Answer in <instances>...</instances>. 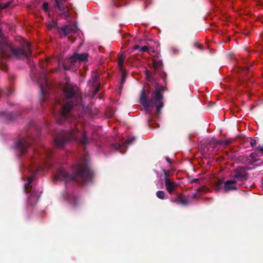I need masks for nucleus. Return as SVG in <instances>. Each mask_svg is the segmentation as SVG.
<instances>
[{
	"label": "nucleus",
	"mask_w": 263,
	"mask_h": 263,
	"mask_svg": "<svg viewBox=\"0 0 263 263\" xmlns=\"http://www.w3.org/2000/svg\"><path fill=\"white\" fill-rule=\"evenodd\" d=\"M153 67L155 70H161L163 64L161 60H153Z\"/></svg>",
	"instance_id": "f3484780"
},
{
	"label": "nucleus",
	"mask_w": 263,
	"mask_h": 263,
	"mask_svg": "<svg viewBox=\"0 0 263 263\" xmlns=\"http://www.w3.org/2000/svg\"><path fill=\"white\" fill-rule=\"evenodd\" d=\"M7 68V66L2 61H0V69L3 71H5Z\"/></svg>",
	"instance_id": "bb28decb"
},
{
	"label": "nucleus",
	"mask_w": 263,
	"mask_h": 263,
	"mask_svg": "<svg viewBox=\"0 0 263 263\" xmlns=\"http://www.w3.org/2000/svg\"><path fill=\"white\" fill-rule=\"evenodd\" d=\"M136 140V138L135 137H129L127 140L125 141V142H123V144H127L130 145L134 143Z\"/></svg>",
	"instance_id": "5701e85b"
},
{
	"label": "nucleus",
	"mask_w": 263,
	"mask_h": 263,
	"mask_svg": "<svg viewBox=\"0 0 263 263\" xmlns=\"http://www.w3.org/2000/svg\"><path fill=\"white\" fill-rule=\"evenodd\" d=\"M64 92L65 99L69 100L64 105H62L60 100L52 101L53 114H57L56 120L59 124H62L65 121L69 122L73 121V123L69 130L57 134L54 138L55 145L59 148H63L68 142L76 141L85 146L89 142L86 133L84 131H80L77 127L76 118L72 114L73 106L81 101L79 96V88L76 85L67 84L64 88Z\"/></svg>",
	"instance_id": "f257e3e1"
},
{
	"label": "nucleus",
	"mask_w": 263,
	"mask_h": 263,
	"mask_svg": "<svg viewBox=\"0 0 263 263\" xmlns=\"http://www.w3.org/2000/svg\"><path fill=\"white\" fill-rule=\"evenodd\" d=\"M165 188L169 194H172L175 190L177 185L174 181L166 179L165 182Z\"/></svg>",
	"instance_id": "9b49d317"
},
{
	"label": "nucleus",
	"mask_w": 263,
	"mask_h": 263,
	"mask_svg": "<svg viewBox=\"0 0 263 263\" xmlns=\"http://www.w3.org/2000/svg\"><path fill=\"white\" fill-rule=\"evenodd\" d=\"M149 72L148 71H147V72H146L147 77H148L149 76Z\"/></svg>",
	"instance_id": "49530a36"
},
{
	"label": "nucleus",
	"mask_w": 263,
	"mask_h": 263,
	"mask_svg": "<svg viewBox=\"0 0 263 263\" xmlns=\"http://www.w3.org/2000/svg\"><path fill=\"white\" fill-rule=\"evenodd\" d=\"M234 180H238L244 181L248 180L249 174L246 172V168L245 166H239L234 171Z\"/></svg>",
	"instance_id": "6e6552de"
},
{
	"label": "nucleus",
	"mask_w": 263,
	"mask_h": 263,
	"mask_svg": "<svg viewBox=\"0 0 263 263\" xmlns=\"http://www.w3.org/2000/svg\"><path fill=\"white\" fill-rule=\"evenodd\" d=\"M65 0H55L54 6L58 8L60 11H65V7L64 6Z\"/></svg>",
	"instance_id": "dca6fc26"
},
{
	"label": "nucleus",
	"mask_w": 263,
	"mask_h": 263,
	"mask_svg": "<svg viewBox=\"0 0 263 263\" xmlns=\"http://www.w3.org/2000/svg\"><path fill=\"white\" fill-rule=\"evenodd\" d=\"M237 181L236 180H228L224 183L223 189L225 191L228 192L231 190H236L237 187L236 184Z\"/></svg>",
	"instance_id": "9d476101"
},
{
	"label": "nucleus",
	"mask_w": 263,
	"mask_h": 263,
	"mask_svg": "<svg viewBox=\"0 0 263 263\" xmlns=\"http://www.w3.org/2000/svg\"><path fill=\"white\" fill-rule=\"evenodd\" d=\"M99 89H100L99 86H98L95 88V91H94V95H96L98 92V91H99Z\"/></svg>",
	"instance_id": "c9c22d12"
},
{
	"label": "nucleus",
	"mask_w": 263,
	"mask_h": 263,
	"mask_svg": "<svg viewBox=\"0 0 263 263\" xmlns=\"http://www.w3.org/2000/svg\"><path fill=\"white\" fill-rule=\"evenodd\" d=\"M88 54L87 53H74L69 60L72 64L76 62L77 61L85 62L88 60Z\"/></svg>",
	"instance_id": "1a4fd4ad"
},
{
	"label": "nucleus",
	"mask_w": 263,
	"mask_h": 263,
	"mask_svg": "<svg viewBox=\"0 0 263 263\" xmlns=\"http://www.w3.org/2000/svg\"><path fill=\"white\" fill-rule=\"evenodd\" d=\"M195 45L199 49H202V46L200 44H198L197 42L195 43Z\"/></svg>",
	"instance_id": "e433bc0d"
},
{
	"label": "nucleus",
	"mask_w": 263,
	"mask_h": 263,
	"mask_svg": "<svg viewBox=\"0 0 263 263\" xmlns=\"http://www.w3.org/2000/svg\"><path fill=\"white\" fill-rule=\"evenodd\" d=\"M0 37H2V30L0 28Z\"/></svg>",
	"instance_id": "a19ab883"
},
{
	"label": "nucleus",
	"mask_w": 263,
	"mask_h": 263,
	"mask_svg": "<svg viewBox=\"0 0 263 263\" xmlns=\"http://www.w3.org/2000/svg\"><path fill=\"white\" fill-rule=\"evenodd\" d=\"M11 94H12V92H8V93H7V95H8V96H11Z\"/></svg>",
	"instance_id": "a18cd8bd"
},
{
	"label": "nucleus",
	"mask_w": 263,
	"mask_h": 263,
	"mask_svg": "<svg viewBox=\"0 0 263 263\" xmlns=\"http://www.w3.org/2000/svg\"><path fill=\"white\" fill-rule=\"evenodd\" d=\"M77 25L76 23H70L67 25L58 28V32L60 37L62 38L69 34L76 33L77 32Z\"/></svg>",
	"instance_id": "423d86ee"
},
{
	"label": "nucleus",
	"mask_w": 263,
	"mask_h": 263,
	"mask_svg": "<svg viewBox=\"0 0 263 263\" xmlns=\"http://www.w3.org/2000/svg\"><path fill=\"white\" fill-rule=\"evenodd\" d=\"M156 195L158 198L163 199L165 197V192L163 191H158L156 192Z\"/></svg>",
	"instance_id": "aec40b11"
},
{
	"label": "nucleus",
	"mask_w": 263,
	"mask_h": 263,
	"mask_svg": "<svg viewBox=\"0 0 263 263\" xmlns=\"http://www.w3.org/2000/svg\"><path fill=\"white\" fill-rule=\"evenodd\" d=\"M257 150L259 151V152L260 153H261V154H263V145H259L258 147H257Z\"/></svg>",
	"instance_id": "72a5a7b5"
},
{
	"label": "nucleus",
	"mask_w": 263,
	"mask_h": 263,
	"mask_svg": "<svg viewBox=\"0 0 263 263\" xmlns=\"http://www.w3.org/2000/svg\"><path fill=\"white\" fill-rule=\"evenodd\" d=\"M198 192H200L201 191H202V188L200 187V188H199L197 190Z\"/></svg>",
	"instance_id": "37998d69"
},
{
	"label": "nucleus",
	"mask_w": 263,
	"mask_h": 263,
	"mask_svg": "<svg viewBox=\"0 0 263 263\" xmlns=\"http://www.w3.org/2000/svg\"><path fill=\"white\" fill-rule=\"evenodd\" d=\"M165 160L170 163H171V160L170 158H169L168 157H165Z\"/></svg>",
	"instance_id": "58836bf2"
},
{
	"label": "nucleus",
	"mask_w": 263,
	"mask_h": 263,
	"mask_svg": "<svg viewBox=\"0 0 263 263\" xmlns=\"http://www.w3.org/2000/svg\"><path fill=\"white\" fill-rule=\"evenodd\" d=\"M64 14H65V16H67L68 15L67 14V12H64Z\"/></svg>",
	"instance_id": "de8ad7c7"
},
{
	"label": "nucleus",
	"mask_w": 263,
	"mask_h": 263,
	"mask_svg": "<svg viewBox=\"0 0 263 263\" xmlns=\"http://www.w3.org/2000/svg\"><path fill=\"white\" fill-rule=\"evenodd\" d=\"M125 59V56L122 53H119L118 54V65L119 67V69L120 71H123V63L124 60Z\"/></svg>",
	"instance_id": "2eb2a0df"
},
{
	"label": "nucleus",
	"mask_w": 263,
	"mask_h": 263,
	"mask_svg": "<svg viewBox=\"0 0 263 263\" xmlns=\"http://www.w3.org/2000/svg\"><path fill=\"white\" fill-rule=\"evenodd\" d=\"M258 156H259L256 153H252L250 155V158L253 160V161L252 162V164L255 162H257L259 160V159H257L256 158V157Z\"/></svg>",
	"instance_id": "412c9836"
},
{
	"label": "nucleus",
	"mask_w": 263,
	"mask_h": 263,
	"mask_svg": "<svg viewBox=\"0 0 263 263\" xmlns=\"http://www.w3.org/2000/svg\"><path fill=\"white\" fill-rule=\"evenodd\" d=\"M223 179H219L217 181H216L214 185V187L215 190L219 191L220 189L223 188Z\"/></svg>",
	"instance_id": "a211bd4d"
},
{
	"label": "nucleus",
	"mask_w": 263,
	"mask_h": 263,
	"mask_svg": "<svg viewBox=\"0 0 263 263\" xmlns=\"http://www.w3.org/2000/svg\"><path fill=\"white\" fill-rule=\"evenodd\" d=\"M174 202L177 204H180L185 206L188 205L189 203L188 200L184 198L181 194H178L177 199H176Z\"/></svg>",
	"instance_id": "ddd939ff"
},
{
	"label": "nucleus",
	"mask_w": 263,
	"mask_h": 263,
	"mask_svg": "<svg viewBox=\"0 0 263 263\" xmlns=\"http://www.w3.org/2000/svg\"><path fill=\"white\" fill-rule=\"evenodd\" d=\"M46 73L45 71H43L40 76V79L42 78V81H43V82H41L42 84L40 85V87L42 90H43L44 87L48 86V82L46 78Z\"/></svg>",
	"instance_id": "4468645a"
},
{
	"label": "nucleus",
	"mask_w": 263,
	"mask_h": 263,
	"mask_svg": "<svg viewBox=\"0 0 263 263\" xmlns=\"http://www.w3.org/2000/svg\"><path fill=\"white\" fill-rule=\"evenodd\" d=\"M30 140L23 138L19 140L15 145L16 148L19 153V156L22 157L27 152V148L31 146Z\"/></svg>",
	"instance_id": "0eeeda50"
},
{
	"label": "nucleus",
	"mask_w": 263,
	"mask_h": 263,
	"mask_svg": "<svg viewBox=\"0 0 263 263\" xmlns=\"http://www.w3.org/2000/svg\"><path fill=\"white\" fill-rule=\"evenodd\" d=\"M233 140L232 139H227L225 141H223V144L224 145H229L232 142Z\"/></svg>",
	"instance_id": "c756f323"
},
{
	"label": "nucleus",
	"mask_w": 263,
	"mask_h": 263,
	"mask_svg": "<svg viewBox=\"0 0 263 263\" xmlns=\"http://www.w3.org/2000/svg\"><path fill=\"white\" fill-rule=\"evenodd\" d=\"M140 51L142 52H148L149 51V49L147 46H145L140 48Z\"/></svg>",
	"instance_id": "7c9ffc66"
},
{
	"label": "nucleus",
	"mask_w": 263,
	"mask_h": 263,
	"mask_svg": "<svg viewBox=\"0 0 263 263\" xmlns=\"http://www.w3.org/2000/svg\"><path fill=\"white\" fill-rule=\"evenodd\" d=\"M256 143V142L255 139H252L251 140L250 145H251V146L254 147V146H255Z\"/></svg>",
	"instance_id": "473e14b6"
},
{
	"label": "nucleus",
	"mask_w": 263,
	"mask_h": 263,
	"mask_svg": "<svg viewBox=\"0 0 263 263\" xmlns=\"http://www.w3.org/2000/svg\"><path fill=\"white\" fill-rule=\"evenodd\" d=\"M114 146L117 151H120L121 147L122 146V144L120 143H116Z\"/></svg>",
	"instance_id": "2f4dec72"
},
{
	"label": "nucleus",
	"mask_w": 263,
	"mask_h": 263,
	"mask_svg": "<svg viewBox=\"0 0 263 263\" xmlns=\"http://www.w3.org/2000/svg\"><path fill=\"white\" fill-rule=\"evenodd\" d=\"M121 71L122 72V79L121 82H123V83H124L126 78V74L125 71H124V69H123V71Z\"/></svg>",
	"instance_id": "c85d7f7f"
},
{
	"label": "nucleus",
	"mask_w": 263,
	"mask_h": 263,
	"mask_svg": "<svg viewBox=\"0 0 263 263\" xmlns=\"http://www.w3.org/2000/svg\"><path fill=\"white\" fill-rule=\"evenodd\" d=\"M252 66V64H251L249 66H247L245 67H240V70L242 72L243 74H246L249 71L250 68Z\"/></svg>",
	"instance_id": "4be33fe9"
},
{
	"label": "nucleus",
	"mask_w": 263,
	"mask_h": 263,
	"mask_svg": "<svg viewBox=\"0 0 263 263\" xmlns=\"http://www.w3.org/2000/svg\"><path fill=\"white\" fill-rule=\"evenodd\" d=\"M49 4L47 2H45L43 3L42 5V8L45 11L47 12L49 10Z\"/></svg>",
	"instance_id": "cd10ccee"
},
{
	"label": "nucleus",
	"mask_w": 263,
	"mask_h": 263,
	"mask_svg": "<svg viewBox=\"0 0 263 263\" xmlns=\"http://www.w3.org/2000/svg\"><path fill=\"white\" fill-rule=\"evenodd\" d=\"M66 198L68 202L72 205L73 208H75L79 205V197L66 194Z\"/></svg>",
	"instance_id": "f8f14e48"
},
{
	"label": "nucleus",
	"mask_w": 263,
	"mask_h": 263,
	"mask_svg": "<svg viewBox=\"0 0 263 263\" xmlns=\"http://www.w3.org/2000/svg\"><path fill=\"white\" fill-rule=\"evenodd\" d=\"M33 179V176L28 178L27 182L24 185V191L25 193H31L27 201V207L32 208L37 203L40 197V193L36 191L34 188L33 189L32 182Z\"/></svg>",
	"instance_id": "39448f33"
},
{
	"label": "nucleus",
	"mask_w": 263,
	"mask_h": 263,
	"mask_svg": "<svg viewBox=\"0 0 263 263\" xmlns=\"http://www.w3.org/2000/svg\"><path fill=\"white\" fill-rule=\"evenodd\" d=\"M164 175V181H166V179L170 180V173L168 171H166L165 170L163 171Z\"/></svg>",
	"instance_id": "a878e982"
},
{
	"label": "nucleus",
	"mask_w": 263,
	"mask_h": 263,
	"mask_svg": "<svg viewBox=\"0 0 263 263\" xmlns=\"http://www.w3.org/2000/svg\"><path fill=\"white\" fill-rule=\"evenodd\" d=\"M209 144L211 145H213L214 147H216L218 145H221L223 144V141L222 140H217L216 139L212 138H211L209 142Z\"/></svg>",
	"instance_id": "6ab92c4d"
},
{
	"label": "nucleus",
	"mask_w": 263,
	"mask_h": 263,
	"mask_svg": "<svg viewBox=\"0 0 263 263\" xmlns=\"http://www.w3.org/2000/svg\"><path fill=\"white\" fill-rule=\"evenodd\" d=\"M22 47L23 48H16L7 41H0V55L7 58L15 57L18 59L26 57L28 58L31 54L30 44L28 42H24Z\"/></svg>",
	"instance_id": "20e7f679"
},
{
	"label": "nucleus",
	"mask_w": 263,
	"mask_h": 263,
	"mask_svg": "<svg viewBox=\"0 0 263 263\" xmlns=\"http://www.w3.org/2000/svg\"><path fill=\"white\" fill-rule=\"evenodd\" d=\"M8 116L10 117H12V114L11 113H10L8 114Z\"/></svg>",
	"instance_id": "09e8293b"
},
{
	"label": "nucleus",
	"mask_w": 263,
	"mask_h": 263,
	"mask_svg": "<svg viewBox=\"0 0 263 263\" xmlns=\"http://www.w3.org/2000/svg\"><path fill=\"white\" fill-rule=\"evenodd\" d=\"M48 156H49L51 154V152L50 151H49V150L48 151Z\"/></svg>",
	"instance_id": "c03bdc74"
},
{
	"label": "nucleus",
	"mask_w": 263,
	"mask_h": 263,
	"mask_svg": "<svg viewBox=\"0 0 263 263\" xmlns=\"http://www.w3.org/2000/svg\"><path fill=\"white\" fill-rule=\"evenodd\" d=\"M148 86H145L141 91L139 98L140 103L148 111L150 107H155L156 113L159 115L161 109L163 107V96L159 89H156L151 94Z\"/></svg>",
	"instance_id": "7ed1b4c3"
},
{
	"label": "nucleus",
	"mask_w": 263,
	"mask_h": 263,
	"mask_svg": "<svg viewBox=\"0 0 263 263\" xmlns=\"http://www.w3.org/2000/svg\"><path fill=\"white\" fill-rule=\"evenodd\" d=\"M41 169V168H40V167H38V168H37L36 171H39Z\"/></svg>",
	"instance_id": "8fccbe9b"
},
{
	"label": "nucleus",
	"mask_w": 263,
	"mask_h": 263,
	"mask_svg": "<svg viewBox=\"0 0 263 263\" xmlns=\"http://www.w3.org/2000/svg\"><path fill=\"white\" fill-rule=\"evenodd\" d=\"M57 23L54 21L51 22L47 26L48 29H52L54 28L57 27Z\"/></svg>",
	"instance_id": "b1692460"
},
{
	"label": "nucleus",
	"mask_w": 263,
	"mask_h": 263,
	"mask_svg": "<svg viewBox=\"0 0 263 263\" xmlns=\"http://www.w3.org/2000/svg\"><path fill=\"white\" fill-rule=\"evenodd\" d=\"M124 83H123V82H121V84L120 85V89L121 90L122 88L123 87Z\"/></svg>",
	"instance_id": "ea45409f"
},
{
	"label": "nucleus",
	"mask_w": 263,
	"mask_h": 263,
	"mask_svg": "<svg viewBox=\"0 0 263 263\" xmlns=\"http://www.w3.org/2000/svg\"><path fill=\"white\" fill-rule=\"evenodd\" d=\"M93 176V171L85 160L83 163H79L77 165L76 172L72 176L68 174L64 168H59L55 179L57 181H63L66 183L73 180L79 184H84L88 182L92 183Z\"/></svg>",
	"instance_id": "f03ea898"
},
{
	"label": "nucleus",
	"mask_w": 263,
	"mask_h": 263,
	"mask_svg": "<svg viewBox=\"0 0 263 263\" xmlns=\"http://www.w3.org/2000/svg\"><path fill=\"white\" fill-rule=\"evenodd\" d=\"M199 182V179H197V178L192 179L191 181V183H197V182Z\"/></svg>",
	"instance_id": "f704fd0d"
},
{
	"label": "nucleus",
	"mask_w": 263,
	"mask_h": 263,
	"mask_svg": "<svg viewBox=\"0 0 263 263\" xmlns=\"http://www.w3.org/2000/svg\"><path fill=\"white\" fill-rule=\"evenodd\" d=\"M197 198V195L196 194H194L193 195V198Z\"/></svg>",
	"instance_id": "79ce46f5"
},
{
	"label": "nucleus",
	"mask_w": 263,
	"mask_h": 263,
	"mask_svg": "<svg viewBox=\"0 0 263 263\" xmlns=\"http://www.w3.org/2000/svg\"><path fill=\"white\" fill-rule=\"evenodd\" d=\"M140 49V47L139 45H136L134 46V49L136 50V49Z\"/></svg>",
	"instance_id": "4c0bfd02"
},
{
	"label": "nucleus",
	"mask_w": 263,
	"mask_h": 263,
	"mask_svg": "<svg viewBox=\"0 0 263 263\" xmlns=\"http://www.w3.org/2000/svg\"><path fill=\"white\" fill-rule=\"evenodd\" d=\"M13 1H9L6 3L2 4L1 6V9H4L10 7Z\"/></svg>",
	"instance_id": "393cba45"
}]
</instances>
